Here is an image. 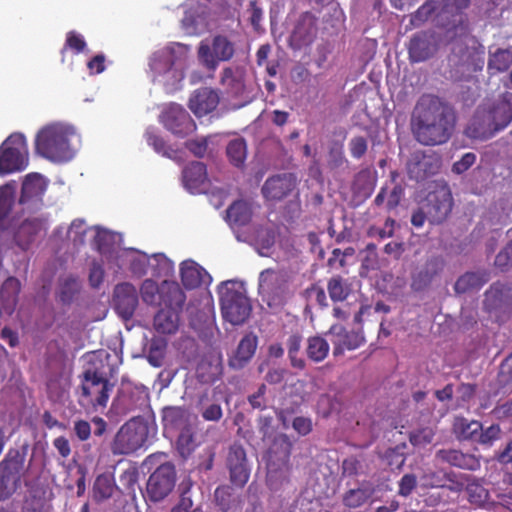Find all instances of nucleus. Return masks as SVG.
Instances as JSON below:
<instances>
[{
  "mask_svg": "<svg viewBox=\"0 0 512 512\" xmlns=\"http://www.w3.org/2000/svg\"><path fill=\"white\" fill-rule=\"evenodd\" d=\"M187 58L188 46L179 43L156 51L149 62L153 80L161 83L167 92L178 90L185 77Z\"/></svg>",
  "mask_w": 512,
  "mask_h": 512,
  "instance_id": "1",
  "label": "nucleus"
},
{
  "mask_svg": "<svg viewBox=\"0 0 512 512\" xmlns=\"http://www.w3.org/2000/svg\"><path fill=\"white\" fill-rule=\"evenodd\" d=\"M127 266L132 276L141 278L147 274L154 277H167L174 272V262L163 253H147L133 248L124 249L118 254L117 269Z\"/></svg>",
  "mask_w": 512,
  "mask_h": 512,
  "instance_id": "2",
  "label": "nucleus"
},
{
  "mask_svg": "<svg viewBox=\"0 0 512 512\" xmlns=\"http://www.w3.org/2000/svg\"><path fill=\"white\" fill-rule=\"evenodd\" d=\"M411 122L415 128H454L456 113L439 97L423 94L412 111Z\"/></svg>",
  "mask_w": 512,
  "mask_h": 512,
  "instance_id": "3",
  "label": "nucleus"
},
{
  "mask_svg": "<svg viewBox=\"0 0 512 512\" xmlns=\"http://www.w3.org/2000/svg\"><path fill=\"white\" fill-rule=\"evenodd\" d=\"M223 318L232 325L243 324L250 316L251 304L243 283L227 280L218 287Z\"/></svg>",
  "mask_w": 512,
  "mask_h": 512,
  "instance_id": "4",
  "label": "nucleus"
},
{
  "mask_svg": "<svg viewBox=\"0 0 512 512\" xmlns=\"http://www.w3.org/2000/svg\"><path fill=\"white\" fill-rule=\"evenodd\" d=\"M258 291L269 307L278 309L294 295L290 274L284 270L266 269L258 278Z\"/></svg>",
  "mask_w": 512,
  "mask_h": 512,
  "instance_id": "5",
  "label": "nucleus"
},
{
  "mask_svg": "<svg viewBox=\"0 0 512 512\" xmlns=\"http://www.w3.org/2000/svg\"><path fill=\"white\" fill-rule=\"evenodd\" d=\"M74 136L73 130H39L35 138L36 150L53 162L69 161L76 152L71 143Z\"/></svg>",
  "mask_w": 512,
  "mask_h": 512,
  "instance_id": "6",
  "label": "nucleus"
},
{
  "mask_svg": "<svg viewBox=\"0 0 512 512\" xmlns=\"http://www.w3.org/2000/svg\"><path fill=\"white\" fill-rule=\"evenodd\" d=\"M162 291L167 292L164 300L166 308L161 309L154 317V329L160 334H173L179 327V315L186 297L180 286L175 282H165Z\"/></svg>",
  "mask_w": 512,
  "mask_h": 512,
  "instance_id": "7",
  "label": "nucleus"
},
{
  "mask_svg": "<svg viewBox=\"0 0 512 512\" xmlns=\"http://www.w3.org/2000/svg\"><path fill=\"white\" fill-rule=\"evenodd\" d=\"M149 436L147 422L139 417H134L123 424L116 433L111 445L115 455L131 454L146 445Z\"/></svg>",
  "mask_w": 512,
  "mask_h": 512,
  "instance_id": "8",
  "label": "nucleus"
},
{
  "mask_svg": "<svg viewBox=\"0 0 512 512\" xmlns=\"http://www.w3.org/2000/svg\"><path fill=\"white\" fill-rule=\"evenodd\" d=\"M475 120L486 128H506L512 121V93L505 92L497 99H487L478 106Z\"/></svg>",
  "mask_w": 512,
  "mask_h": 512,
  "instance_id": "9",
  "label": "nucleus"
},
{
  "mask_svg": "<svg viewBox=\"0 0 512 512\" xmlns=\"http://www.w3.org/2000/svg\"><path fill=\"white\" fill-rule=\"evenodd\" d=\"M113 384L95 369H87L83 373L79 403L83 407H106Z\"/></svg>",
  "mask_w": 512,
  "mask_h": 512,
  "instance_id": "10",
  "label": "nucleus"
},
{
  "mask_svg": "<svg viewBox=\"0 0 512 512\" xmlns=\"http://www.w3.org/2000/svg\"><path fill=\"white\" fill-rule=\"evenodd\" d=\"M235 53L236 43L224 34L201 41L197 51L199 61L209 71H215L221 62L233 59Z\"/></svg>",
  "mask_w": 512,
  "mask_h": 512,
  "instance_id": "11",
  "label": "nucleus"
},
{
  "mask_svg": "<svg viewBox=\"0 0 512 512\" xmlns=\"http://www.w3.org/2000/svg\"><path fill=\"white\" fill-rule=\"evenodd\" d=\"M28 162L25 136L20 132L11 134L0 146V175L23 171Z\"/></svg>",
  "mask_w": 512,
  "mask_h": 512,
  "instance_id": "12",
  "label": "nucleus"
},
{
  "mask_svg": "<svg viewBox=\"0 0 512 512\" xmlns=\"http://www.w3.org/2000/svg\"><path fill=\"white\" fill-rule=\"evenodd\" d=\"M175 482L174 466L170 463L162 464L149 476L146 486L148 498L153 502L163 500L172 492Z\"/></svg>",
  "mask_w": 512,
  "mask_h": 512,
  "instance_id": "13",
  "label": "nucleus"
},
{
  "mask_svg": "<svg viewBox=\"0 0 512 512\" xmlns=\"http://www.w3.org/2000/svg\"><path fill=\"white\" fill-rule=\"evenodd\" d=\"M427 214L434 222L443 221L451 212L453 206L452 193L444 182H437L426 198Z\"/></svg>",
  "mask_w": 512,
  "mask_h": 512,
  "instance_id": "14",
  "label": "nucleus"
},
{
  "mask_svg": "<svg viewBox=\"0 0 512 512\" xmlns=\"http://www.w3.org/2000/svg\"><path fill=\"white\" fill-rule=\"evenodd\" d=\"M318 32L317 18L311 12L302 13L297 19L289 36V46L293 50H301L310 46L316 39Z\"/></svg>",
  "mask_w": 512,
  "mask_h": 512,
  "instance_id": "15",
  "label": "nucleus"
},
{
  "mask_svg": "<svg viewBox=\"0 0 512 512\" xmlns=\"http://www.w3.org/2000/svg\"><path fill=\"white\" fill-rule=\"evenodd\" d=\"M149 393L146 387L130 382L122 383L116 400L117 409L121 413H129L143 409L148 405Z\"/></svg>",
  "mask_w": 512,
  "mask_h": 512,
  "instance_id": "16",
  "label": "nucleus"
},
{
  "mask_svg": "<svg viewBox=\"0 0 512 512\" xmlns=\"http://www.w3.org/2000/svg\"><path fill=\"white\" fill-rule=\"evenodd\" d=\"M113 302L118 315L125 320L130 319L138 306L136 287L130 282L116 285L113 293Z\"/></svg>",
  "mask_w": 512,
  "mask_h": 512,
  "instance_id": "17",
  "label": "nucleus"
},
{
  "mask_svg": "<svg viewBox=\"0 0 512 512\" xmlns=\"http://www.w3.org/2000/svg\"><path fill=\"white\" fill-rule=\"evenodd\" d=\"M296 182V177L291 173L274 175L265 181L262 194L270 201L282 200L295 189Z\"/></svg>",
  "mask_w": 512,
  "mask_h": 512,
  "instance_id": "18",
  "label": "nucleus"
},
{
  "mask_svg": "<svg viewBox=\"0 0 512 512\" xmlns=\"http://www.w3.org/2000/svg\"><path fill=\"white\" fill-rule=\"evenodd\" d=\"M407 50L410 62L419 63L430 59L437 51V45L431 33L421 31L411 37Z\"/></svg>",
  "mask_w": 512,
  "mask_h": 512,
  "instance_id": "19",
  "label": "nucleus"
},
{
  "mask_svg": "<svg viewBox=\"0 0 512 512\" xmlns=\"http://www.w3.org/2000/svg\"><path fill=\"white\" fill-rule=\"evenodd\" d=\"M22 464L23 459L18 455L2 463L0 500L9 497L17 490L21 478Z\"/></svg>",
  "mask_w": 512,
  "mask_h": 512,
  "instance_id": "20",
  "label": "nucleus"
},
{
  "mask_svg": "<svg viewBox=\"0 0 512 512\" xmlns=\"http://www.w3.org/2000/svg\"><path fill=\"white\" fill-rule=\"evenodd\" d=\"M220 101L216 90L210 87H200L189 98L188 107L198 118L211 113Z\"/></svg>",
  "mask_w": 512,
  "mask_h": 512,
  "instance_id": "21",
  "label": "nucleus"
},
{
  "mask_svg": "<svg viewBox=\"0 0 512 512\" xmlns=\"http://www.w3.org/2000/svg\"><path fill=\"white\" fill-rule=\"evenodd\" d=\"M334 346L335 356L343 354L347 350H354L364 343V337L360 332H347L342 325H332L327 333Z\"/></svg>",
  "mask_w": 512,
  "mask_h": 512,
  "instance_id": "22",
  "label": "nucleus"
},
{
  "mask_svg": "<svg viewBox=\"0 0 512 512\" xmlns=\"http://www.w3.org/2000/svg\"><path fill=\"white\" fill-rule=\"evenodd\" d=\"M91 232H93L94 244L99 252L105 255L107 259L115 261L116 264L118 262V254L123 250L119 247L121 236L98 226L93 227Z\"/></svg>",
  "mask_w": 512,
  "mask_h": 512,
  "instance_id": "23",
  "label": "nucleus"
},
{
  "mask_svg": "<svg viewBox=\"0 0 512 512\" xmlns=\"http://www.w3.org/2000/svg\"><path fill=\"white\" fill-rule=\"evenodd\" d=\"M159 122L166 128H196L190 114L177 103H169L162 108Z\"/></svg>",
  "mask_w": 512,
  "mask_h": 512,
  "instance_id": "24",
  "label": "nucleus"
},
{
  "mask_svg": "<svg viewBox=\"0 0 512 512\" xmlns=\"http://www.w3.org/2000/svg\"><path fill=\"white\" fill-rule=\"evenodd\" d=\"M183 186L190 193H201L207 188L206 167L201 162H192L182 173Z\"/></svg>",
  "mask_w": 512,
  "mask_h": 512,
  "instance_id": "25",
  "label": "nucleus"
},
{
  "mask_svg": "<svg viewBox=\"0 0 512 512\" xmlns=\"http://www.w3.org/2000/svg\"><path fill=\"white\" fill-rule=\"evenodd\" d=\"M180 275L183 285L189 289L208 285L212 280L207 271L193 260H185L181 263Z\"/></svg>",
  "mask_w": 512,
  "mask_h": 512,
  "instance_id": "26",
  "label": "nucleus"
},
{
  "mask_svg": "<svg viewBox=\"0 0 512 512\" xmlns=\"http://www.w3.org/2000/svg\"><path fill=\"white\" fill-rule=\"evenodd\" d=\"M221 85L225 93L232 98H244L246 95V85L244 72L239 68L226 67L221 74Z\"/></svg>",
  "mask_w": 512,
  "mask_h": 512,
  "instance_id": "27",
  "label": "nucleus"
},
{
  "mask_svg": "<svg viewBox=\"0 0 512 512\" xmlns=\"http://www.w3.org/2000/svg\"><path fill=\"white\" fill-rule=\"evenodd\" d=\"M291 448L292 443L286 435L281 434L275 438L268 451V469L270 472L287 465Z\"/></svg>",
  "mask_w": 512,
  "mask_h": 512,
  "instance_id": "28",
  "label": "nucleus"
},
{
  "mask_svg": "<svg viewBox=\"0 0 512 512\" xmlns=\"http://www.w3.org/2000/svg\"><path fill=\"white\" fill-rule=\"evenodd\" d=\"M257 348V337L250 333L239 342L236 350L229 357V366L234 369L243 368L253 357Z\"/></svg>",
  "mask_w": 512,
  "mask_h": 512,
  "instance_id": "29",
  "label": "nucleus"
},
{
  "mask_svg": "<svg viewBox=\"0 0 512 512\" xmlns=\"http://www.w3.org/2000/svg\"><path fill=\"white\" fill-rule=\"evenodd\" d=\"M47 184V180L41 174H28L22 185L20 202L25 204L39 201L46 191Z\"/></svg>",
  "mask_w": 512,
  "mask_h": 512,
  "instance_id": "30",
  "label": "nucleus"
},
{
  "mask_svg": "<svg viewBox=\"0 0 512 512\" xmlns=\"http://www.w3.org/2000/svg\"><path fill=\"white\" fill-rule=\"evenodd\" d=\"M20 289V281L14 277L7 278L2 284L0 289V317L3 314L11 315L14 312Z\"/></svg>",
  "mask_w": 512,
  "mask_h": 512,
  "instance_id": "31",
  "label": "nucleus"
},
{
  "mask_svg": "<svg viewBox=\"0 0 512 512\" xmlns=\"http://www.w3.org/2000/svg\"><path fill=\"white\" fill-rule=\"evenodd\" d=\"M163 424L167 431H181L190 427V413L180 407H168L163 410Z\"/></svg>",
  "mask_w": 512,
  "mask_h": 512,
  "instance_id": "32",
  "label": "nucleus"
},
{
  "mask_svg": "<svg viewBox=\"0 0 512 512\" xmlns=\"http://www.w3.org/2000/svg\"><path fill=\"white\" fill-rule=\"evenodd\" d=\"M15 193V184L8 183L0 187V229H11L13 232L17 224L10 220L8 213L11 207L12 198Z\"/></svg>",
  "mask_w": 512,
  "mask_h": 512,
  "instance_id": "33",
  "label": "nucleus"
},
{
  "mask_svg": "<svg viewBox=\"0 0 512 512\" xmlns=\"http://www.w3.org/2000/svg\"><path fill=\"white\" fill-rule=\"evenodd\" d=\"M252 205L246 201H236L227 210V220L232 227L244 226L252 218Z\"/></svg>",
  "mask_w": 512,
  "mask_h": 512,
  "instance_id": "34",
  "label": "nucleus"
},
{
  "mask_svg": "<svg viewBox=\"0 0 512 512\" xmlns=\"http://www.w3.org/2000/svg\"><path fill=\"white\" fill-rule=\"evenodd\" d=\"M165 282L167 281H163L159 286L153 279H145L140 286L142 300L149 305L164 303V300L168 298L167 292L162 291Z\"/></svg>",
  "mask_w": 512,
  "mask_h": 512,
  "instance_id": "35",
  "label": "nucleus"
},
{
  "mask_svg": "<svg viewBox=\"0 0 512 512\" xmlns=\"http://www.w3.org/2000/svg\"><path fill=\"white\" fill-rule=\"evenodd\" d=\"M462 66L468 72L482 70L485 63V48L482 45L477 47H466L461 56Z\"/></svg>",
  "mask_w": 512,
  "mask_h": 512,
  "instance_id": "36",
  "label": "nucleus"
},
{
  "mask_svg": "<svg viewBox=\"0 0 512 512\" xmlns=\"http://www.w3.org/2000/svg\"><path fill=\"white\" fill-rule=\"evenodd\" d=\"M437 166L433 165V159L427 156L415 154L408 162V172L411 177L419 180L427 175L435 173Z\"/></svg>",
  "mask_w": 512,
  "mask_h": 512,
  "instance_id": "37",
  "label": "nucleus"
},
{
  "mask_svg": "<svg viewBox=\"0 0 512 512\" xmlns=\"http://www.w3.org/2000/svg\"><path fill=\"white\" fill-rule=\"evenodd\" d=\"M488 281V274L485 272H469L461 276L455 283V290L458 293H465L471 289H478Z\"/></svg>",
  "mask_w": 512,
  "mask_h": 512,
  "instance_id": "38",
  "label": "nucleus"
},
{
  "mask_svg": "<svg viewBox=\"0 0 512 512\" xmlns=\"http://www.w3.org/2000/svg\"><path fill=\"white\" fill-rule=\"evenodd\" d=\"M328 342L319 336L310 337L307 340L306 354L314 362L323 361L329 352Z\"/></svg>",
  "mask_w": 512,
  "mask_h": 512,
  "instance_id": "39",
  "label": "nucleus"
},
{
  "mask_svg": "<svg viewBox=\"0 0 512 512\" xmlns=\"http://www.w3.org/2000/svg\"><path fill=\"white\" fill-rule=\"evenodd\" d=\"M327 291L332 301H344L351 292V287L346 279L334 276L327 283Z\"/></svg>",
  "mask_w": 512,
  "mask_h": 512,
  "instance_id": "40",
  "label": "nucleus"
},
{
  "mask_svg": "<svg viewBox=\"0 0 512 512\" xmlns=\"http://www.w3.org/2000/svg\"><path fill=\"white\" fill-rule=\"evenodd\" d=\"M415 139L423 145H440L445 143L450 134L448 130H412Z\"/></svg>",
  "mask_w": 512,
  "mask_h": 512,
  "instance_id": "41",
  "label": "nucleus"
},
{
  "mask_svg": "<svg viewBox=\"0 0 512 512\" xmlns=\"http://www.w3.org/2000/svg\"><path fill=\"white\" fill-rule=\"evenodd\" d=\"M147 141L149 145H151L157 153L162 154L163 156H166L176 161L182 160V157L179 155L178 149L174 148V146L171 144H167L166 140H164L161 137H158L156 134L148 133Z\"/></svg>",
  "mask_w": 512,
  "mask_h": 512,
  "instance_id": "42",
  "label": "nucleus"
},
{
  "mask_svg": "<svg viewBox=\"0 0 512 512\" xmlns=\"http://www.w3.org/2000/svg\"><path fill=\"white\" fill-rule=\"evenodd\" d=\"M45 228V222L36 217L25 219L15 231L19 240H29L33 235L38 234Z\"/></svg>",
  "mask_w": 512,
  "mask_h": 512,
  "instance_id": "43",
  "label": "nucleus"
},
{
  "mask_svg": "<svg viewBox=\"0 0 512 512\" xmlns=\"http://www.w3.org/2000/svg\"><path fill=\"white\" fill-rule=\"evenodd\" d=\"M482 429L480 422L475 420H468L463 417H457L454 421L455 433L463 438L470 439L478 434Z\"/></svg>",
  "mask_w": 512,
  "mask_h": 512,
  "instance_id": "44",
  "label": "nucleus"
},
{
  "mask_svg": "<svg viewBox=\"0 0 512 512\" xmlns=\"http://www.w3.org/2000/svg\"><path fill=\"white\" fill-rule=\"evenodd\" d=\"M115 489L114 479L109 474L99 475L94 483V495L98 500L108 499Z\"/></svg>",
  "mask_w": 512,
  "mask_h": 512,
  "instance_id": "45",
  "label": "nucleus"
},
{
  "mask_svg": "<svg viewBox=\"0 0 512 512\" xmlns=\"http://www.w3.org/2000/svg\"><path fill=\"white\" fill-rule=\"evenodd\" d=\"M91 230L92 228H88L84 222V220L76 219L74 220L67 231V238L74 243V245H81L85 241V236L89 234L92 237Z\"/></svg>",
  "mask_w": 512,
  "mask_h": 512,
  "instance_id": "46",
  "label": "nucleus"
},
{
  "mask_svg": "<svg viewBox=\"0 0 512 512\" xmlns=\"http://www.w3.org/2000/svg\"><path fill=\"white\" fill-rule=\"evenodd\" d=\"M227 155L235 166L244 163L247 155L246 143L243 139H234L227 146Z\"/></svg>",
  "mask_w": 512,
  "mask_h": 512,
  "instance_id": "47",
  "label": "nucleus"
},
{
  "mask_svg": "<svg viewBox=\"0 0 512 512\" xmlns=\"http://www.w3.org/2000/svg\"><path fill=\"white\" fill-rule=\"evenodd\" d=\"M251 241L261 256H267L274 244V235L267 229H260Z\"/></svg>",
  "mask_w": 512,
  "mask_h": 512,
  "instance_id": "48",
  "label": "nucleus"
},
{
  "mask_svg": "<svg viewBox=\"0 0 512 512\" xmlns=\"http://www.w3.org/2000/svg\"><path fill=\"white\" fill-rule=\"evenodd\" d=\"M68 49L72 50L75 54H80V53L85 52L87 49V43H86L84 37L76 31H73V30L69 31L66 34L65 43L61 50L62 56H64L65 52Z\"/></svg>",
  "mask_w": 512,
  "mask_h": 512,
  "instance_id": "49",
  "label": "nucleus"
},
{
  "mask_svg": "<svg viewBox=\"0 0 512 512\" xmlns=\"http://www.w3.org/2000/svg\"><path fill=\"white\" fill-rule=\"evenodd\" d=\"M469 501L477 506H485L489 500L488 491L478 482L473 481L467 484Z\"/></svg>",
  "mask_w": 512,
  "mask_h": 512,
  "instance_id": "50",
  "label": "nucleus"
},
{
  "mask_svg": "<svg viewBox=\"0 0 512 512\" xmlns=\"http://www.w3.org/2000/svg\"><path fill=\"white\" fill-rule=\"evenodd\" d=\"M301 348V336L297 334L291 335L287 340L288 355L291 360L292 366L296 368H304L305 362L301 357H298V353Z\"/></svg>",
  "mask_w": 512,
  "mask_h": 512,
  "instance_id": "51",
  "label": "nucleus"
},
{
  "mask_svg": "<svg viewBox=\"0 0 512 512\" xmlns=\"http://www.w3.org/2000/svg\"><path fill=\"white\" fill-rule=\"evenodd\" d=\"M371 494V490L366 488L352 489L344 497V502L349 507H359L369 499Z\"/></svg>",
  "mask_w": 512,
  "mask_h": 512,
  "instance_id": "52",
  "label": "nucleus"
},
{
  "mask_svg": "<svg viewBox=\"0 0 512 512\" xmlns=\"http://www.w3.org/2000/svg\"><path fill=\"white\" fill-rule=\"evenodd\" d=\"M510 54L507 50H498L488 61V68L497 72H503L509 68Z\"/></svg>",
  "mask_w": 512,
  "mask_h": 512,
  "instance_id": "53",
  "label": "nucleus"
},
{
  "mask_svg": "<svg viewBox=\"0 0 512 512\" xmlns=\"http://www.w3.org/2000/svg\"><path fill=\"white\" fill-rule=\"evenodd\" d=\"M177 447L180 454L184 457L189 455L195 448V442L190 427L180 431Z\"/></svg>",
  "mask_w": 512,
  "mask_h": 512,
  "instance_id": "54",
  "label": "nucleus"
},
{
  "mask_svg": "<svg viewBox=\"0 0 512 512\" xmlns=\"http://www.w3.org/2000/svg\"><path fill=\"white\" fill-rule=\"evenodd\" d=\"M435 6L432 2H425L421 5L412 15L411 23L414 26H420L426 22L429 17L434 13Z\"/></svg>",
  "mask_w": 512,
  "mask_h": 512,
  "instance_id": "55",
  "label": "nucleus"
},
{
  "mask_svg": "<svg viewBox=\"0 0 512 512\" xmlns=\"http://www.w3.org/2000/svg\"><path fill=\"white\" fill-rule=\"evenodd\" d=\"M395 221L393 219L388 218L383 227L373 226L368 230V235L370 237L385 239L389 238L393 235L394 232Z\"/></svg>",
  "mask_w": 512,
  "mask_h": 512,
  "instance_id": "56",
  "label": "nucleus"
},
{
  "mask_svg": "<svg viewBox=\"0 0 512 512\" xmlns=\"http://www.w3.org/2000/svg\"><path fill=\"white\" fill-rule=\"evenodd\" d=\"M229 468L232 482L237 486H243L249 478V472L246 463L231 465Z\"/></svg>",
  "mask_w": 512,
  "mask_h": 512,
  "instance_id": "57",
  "label": "nucleus"
},
{
  "mask_svg": "<svg viewBox=\"0 0 512 512\" xmlns=\"http://www.w3.org/2000/svg\"><path fill=\"white\" fill-rule=\"evenodd\" d=\"M434 431L431 428H423L415 431L410 436V441L414 446H424L432 442Z\"/></svg>",
  "mask_w": 512,
  "mask_h": 512,
  "instance_id": "58",
  "label": "nucleus"
},
{
  "mask_svg": "<svg viewBox=\"0 0 512 512\" xmlns=\"http://www.w3.org/2000/svg\"><path fill=\"white\" fill-rule=\"evenodd\" d=\"M471 0H443V11L451 15L461 14L470 6Z\"/></svg>",
  "mask_w": 512,
  "mask_h": 512,
  "instance_id": "59",
  "label": "nucleus"
},
{
  "mask_svg": "<svg viewBox=\"0 0 512 512\" xmlns=\"http://www.w3.org/2000/svg\"><path fill=\"white\" fill-rule=\"evenodd\" d=\"M495 264L501 269H507L512 265V241L497 254Z\"/></svg>",
  "mask_w": 512,
  "mask_h": 512,
  "instance_id": "60",
  "label": "nucleus"
},
{
  "mask_svg": "<svg viewBox=\"0 0 512 512\" xmlns=\"http://www.w3.org/2000/svg\"><path fill=\"white\" fill-rule=\"evenodd\" d=\"M186 147L189 151L196 157H203L207 151V139L206 138H196L191 139L186 142Z\"/></svg>",
  "mask_w": 512,
  "mask_h": 512,
  "instance_id": "61",
  "label": "nucleus"
},
{
  "mask_svg": "<svg viewBox=\"0 0 512 512\" xmlns=\"http://www.w3.org/2000/svg\"><path fill=\"white\" fill-rule=\"evenodd\" d=\"M475 160L476 155L474 153H466L453 164L452 171L456 174H462L475 163Z\"/></svg>",
  "mask_w": 512,
  "mask_h": 512,
  "instance_id": "62",
  "label": "nucleus"
},
{
  "mask_svg": "<svg viewBox=\"0 0 512 512\" xmlns=\"http://www.w3.org/2000/svg\"><path fill=\"white\" fill-rule=\"evenodd\" d=\"M416 477L412 474H405L399 484V494L402 496H408L411 494L413 489L416 487Z\"/></svg>",
  "mask_w": 512,
  "mask_h": 512,
  "instance_id": "63",
  "label": "nucleus"
},
{
  "mask_svg": "<svg viewBox=\"0 0 512 512\" xmlns=\"http://www.w3.org/2000/svg\"><path fill=\"white\" fill-rule=\"evenodd\" d=\"M87 68L91 75L100 74L105 70V56L97 54L87 62Z\"/></svg>",
  "mask_w": 512,
  "mask_h": 512,
  "instance_id": "64",
  "label": "nucleus"
}]
</instances>
